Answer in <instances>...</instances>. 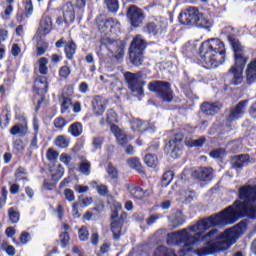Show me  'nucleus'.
Here are the masks:
<instances>
[{
  "instance_id": "3c124183",
  "label": "nucleus",
  "mask_w": 256,
  "mask_h": 256,
  "mask_svg": "<svg viewBox=\"0 0 256 256\" xmlns=\"http://www.w3.org/2000/svg\"><path fill=\"white\" fill-rule=\"evenodd\" d=\"M57 157H59V153L57 151H55V149L49 148L47 150L46 159H48V161H55V159H57Z\"/></svg>"
},
{
  "instance_id": "37998d69",
  "label": "nucleus",
  "mask_w": 256,
  "mask_h": 256,
  "mask_svg": "<svg viewBox=\"0 0 256 256\" xmlns=\"http://www.w3.org/2000/svg\"><path fill=\"white\" fill-rule=\"evenodd\" d=\"M71 98L64 97L63 102L61 104V113H69V109H71Z\"/></svg>"
},
{
  "instance_id": "e433bc0d",
  "label": "nucleus",
  "mask_w": 256,
  "mask_h": 256,
  "mask_svg": "<svg viewBox=\"0 0 256 256\" xmlns=\"http://www.w3.org/2000/svg\"><path fill=\"white\" fill-rule=\"evenodd\" d=\"M144 162L148 167H157V163H159V160L157 159L156 155L146 154L144 157Z\"/></svg>"
},
{
  "instance_id": "9d476101",
  "label": "nucleus",
  "mask_w": 256,
  "mask_h": 256,
  "mask_svg": "<svg viewBox=\"0 0 256 256\" xmlns=\"http://www.w3.org/2000/svg\"><path fill=\"white\" fill-rule=\"evenodd\" d=\"M100 33L105 35H115L121 31V23L117 19L108 18L106 20L97 21Z\"/></svg>"
},
{
  "instance_id": "de8ad7c7",
  "label": "nucleus",
  "mask_w": 256,
  "mask_h": 256,
  "mask_svg": "<svg viewBox=\"0 0 256 256\" xmlns=\"http://www.w3.org/2000/svg\"><path fill=\"white\" fill-rule=\"evenodd\" d=\"M54 127L56 129H59L60 131H62V129L64 127H67V123H69L67 120H65V118L62 117H58L54 120Z\"/></svg>"
},
{
  "instance_id": "6ab92c4d",
  "label": "nucleus",
  "mask_w": 256,
  "mask_h": 256,
  "mask_svg": "<svg viewBox=\"0 0 256 256\" xmlns=\"http://www.w3.org/2000/svg\"><path fill=\"white\" fill-rule=\"evenodd\" d=\"M123 223H125L123 217L118 220H114L111 223V231L113 233L114 241H119L121 239V235H123Z\"/></svg>"
},
{
  "instance_id": "423d86ee",
  "label": "nucleus",
  "mask_w": 256,
  "mask_h": 256,
  "mask_svg": "<svg viewBox=\"0 0 256 256\" xmlns=\"http://www.w3.org/2000/svg\"><path fill=\"white\" fill-rule=\"evenodd\" d=\"M149 91L157 94V97L171 103L173 101V90H171V84L163 81H153L148 84Z\"/></svg>"
},
{
  "instance_id": "39448f33",
  "label": "nucleus",
  "mask_w": 256,
  "mask_h": 256,
  "mask_svg": "<svg viewBox=\"0 0 256 256\" xmlns=\"http://www.w3.org/2000/svg\"><path fill=\"white\" fill-rule=\"evenodd\" d=\"M167 27H169L167 18L156 16L152 17L151 21L145 24L143 32L151 35V37H161V35L167 33Z\"/></svg>"
},
{
  "instance_id": "f8f14e48",
  "label": "nucleus",
  "mask_w": 256,
  "mask_h": 256,
  "mask_svg": "<svg viewBox=\"0 0 256 256\" xmlns=\"http://www.w3.org/2000/svg\"><path fill=\"white\" fill-rule=\"evenodd\" d=\"M228 40L234 51V63L237 65L240 63L247 64L249 57L245 56V48L241 45V42H239V40L233 39L231 36L228 37Z\"/></svg>"
},
{
  "instance_id": "2eb2a0df",
  "label": "nucleus",
  "mask_w": 256,
  "mask_h": 256,
  "mask_svg": "<svg viewBox=\"0 0 256 256\" xmlns=\"http://www.w3.org/2000/svg\"><path fill=\"white\" fill-rule=\"evenodd\" d=\"M247 103H249V101L244 100L238 103L235 107H233L230 110V114L227 118V121L231 123L233 121H237V119H241V117H243V115L245 114V107Z\"/></svg>"
},
{
  "instance_id": "b1692460",
  "label": "nucleus",
  "mask_w": 256,
  "mask_h": 256,
  "mask_svg": "<svg viewBox=\"0 0 256 256\" xmlns=\"http://www.w3.org/2000/svg\"><path fill=\"white\" fill-rule=\"evenodd\" d=\"M29 133V125L28 124H16L10 129V135L25 137Z\"/></svg>"
},
{
  "instance_id": "9b49d317",
  "label": "nucleus",
  "mask_w": 256,
  "mask_h": 256,
  "mask_svg": "<svg viewBox=\"0 0 256 256\" xmlns=\"http://www.w3.org/2000/svg\"><path fill=\"white\" fill-rule=\"evenodd\" d=\"M104 44L115 59H121L125 55V43L123 41L106 38Z\"/></svg>"
},
{
  "instance_id": "dca6fc26",
  "label": "nucleus",
  "mask_w": 256,
  "mask_h": 256,
  "mask_svg": "<svg viewBox=\"0 0 256 256\" xmlns=\"http://www.w3.org/2000/svg\"><path fill=\"white\" fill-rule=\"evenodd\" d=\"M192 177L198 181H211L213 179L212 168H198L192 172Z\"/></svg>"
},
{
  "instance_id": "69168bd1",
  "label": "nucleus",
  "mask_w": 256,
  "mask_h": 256,
  "mask_svg": "<svg viewBox=\"0 0 256 256\" xmlns=\"http://www.w3.org/2000/svg\"><path fill=\"white\" fill-rule=\"evenodd\" d=\"M74 189L77 193H87V191H89V186L76 185L74 186Z\"/></svg>"
},
{
  "instance_id": "7c9ffc66",
  "label": "nucleus",
  "mask_w": 256,
  "mask_h": 256,
  "mask_svg": "<svg viewBox=\"0 0 256 256\" xmlns=\"http://www.w3.org/2000/svg\"><path fill=\"white\" fill-rule=\"evenodd\" d=\"M68 133L72 135V137H80L83 133V124L81 122H75L68 128Z\"/></svg>"
},
{
  "instance_id": "2f4dec72",
  "label": "nucleus",
  "mask_w": 256,
  "mask_h": 256,
  "mask_svg": "<svg viewBox=\"0 0 256 256\" xmlns=\"http://www.w3.org/2000/svg\"><path fill=\"white\" fill-rule=\"evenodd\" d=\"M131 129L133 131H147V129H149V123L141 120H133L131 123Z\"/></svg>"
},
{
  "instance_id": "680f3d73",
  "label": "nucleus",
  "mask_w": 256,
  "mask_h": 256,
  "mask_svg": "<svg viewBox=\"0 0 256 256\" xmlns=\"http://www.w3.org/2000/svg\"><path fill=\"white\" fill-rule=\"evenodd\" d=\"M79 206V203L75 202L72 205V215L74 217V219H79V217H81V213H79V210L77 209V207Z\"/></svg>"
},
{
  "instance_id": "bf43d9fd",
  "label": "nucleus",
  "mask_w": 256,
  "mask_h": 256,
  "mask_svg": "<svg viewBox=\"0 0 256 256\" xmlns=\"http://www.w3.org/2000/svg\"><path fill=\"white\" fill-rule=\"evenodd\" d=\"M97 193L98 195H101L102 197H105L107 193H109V188H107V185L101 184L99 187H97Z\"/></svg>"
},
{
  "instance_id": "aec40b11",
  "label": "nucleus",
  "mask_w": 256,
  "mask_h": 256,
  "mask_svg": "<svg viewBox=\"0 0 256 256\" xmlns=\"http://www.w3.org/2000/svg\"><path fill=\"white\" fill-rule=\"evenodd\" d=\"M201 111L202 113H204V115H208V116L217 115V113L221 111V104L204 102L201 105Z\"/></svg>"
},
{
  "instance_id": "79ce46f5",
  "label": "nucleus",
  "mask_w": 256,
  "mask_h": 256,
  "mask_svg": "<svg viewBox=\"0 0 256 256\" xmlns=\"http://www.w3.org/2000/svg\"><path fill=\"white\" fill-rule=\"evenodd\" d=\"M78 239L80 241H89V229L86 226H82L78 230Z\"/></svg>"
},
{
  "instance_id": "49530a36",
  "label": "nucleus",
  "mask_w": 256,
  "mask_h": 256,
  "mask_svg": "<svg viewBox=\"0 0 256 256\" xmlns=\"http://www.w3.org/2000/svg\"><path fill=\"white\" fill-rule=\"evenodd\" d=\"M210 157H212V159H223V157H225V149L218 148V149L212 150L210 152Z\"/></svg>"
},
{
  "instance_id": "a878e982",
  "label": "nucleus",
  "mask_w": 256,
  "mask_h": 256,
  "mask_svg": "<svg viewBox=\"0 0 256 256\" xmlns=\"http://www.w3.org/2000/svg\"><path fill=\"white\" fill-rule=\"evenodd\" d=\"M111 131L115 135L119 145L125 147V145H127V136L125 133H123V131H121V129L115 125L111 126Z\"/></svg>"
},
{
  "instance_id": "c756f323",
  "label": "nucleus",
  "mask_w": 256,
  "mask_h": 256,
  "mask_svg": "<svg viewBox=\"0 0 256 256\" xmlns=\"http://www.w3.org/2000/svg\"><path fill=\"white\" fill-rule=\"evenodd\" d=\"M77 51V45L73 41H69L66 43L64 52L66 55V58L71 60L75 56V53Z\"/></svg>"
},
{
  "instance_id": "1a4fd4ad",
  "label": "nucleus",
  "mask_w": 256,
  "mask_h": 256,
  "mask_svg": "<svg viewBox=\"0 0 256 256\" xmlns=\"http://www.w3.org/2000/svg\"><path fill=\"white\" fill-rule=\"evenodd\" d=\"M183 132H178L175 134L173 139H171L165 146V151L171 155L173 159H179V156L182 154L181 151V141H183Z\"/></svg>"
},
{
  "instance_id": "58836bf2",
  "label": "nucleus",
  "mask_w": 256,
  "mask_h": 256,
  "mask_svg": "<svg viewBox=\"0 0 256 256\" xmlns=\"http://www.w3.org/2000/svg\"><path fill=\"white\" fill-rule=\"evenodd\" d=\"M48 63L49 60H47L45 57L39 59V73H41V75H47L49 72V68H47Z\"/></svg>"
},
{
  "instance_id": "774afa93",
  "label": "nucleus",
  "mask_w": 256,
  "mask_h": 256,
  "mask_svg": "<svg viewBox=\"0 0 256 256\" xmlns=\"http://www.w3.org/2000/svg\"><path fill=\"white\" fill-rule=\"evenodd\" d=\"M249 114L251 115V117L256 119V102L251 105V107L249 109Z\"/></svg>"
},
{
  "instance_id": "0eeeda50",
  "label": "nucleus",
  "mask_w": 256,
  "mask_h": 256,
  "mask_svg": "<svg viewBox=\"0 0 256 256\" xmlns=\"http://www.w3.org/2000/svg\"><path fill=\"white\" fill-rule=\"evenodd\" d=\"M245 65L247 64H237V62H234V65L230 67L224 78L225 83H227V85H241V83H243Z\"/></svg>"
},
{
  "instance_id": "0e129e2a",
  "label": "nucleus",
  "mask_w": 256,
  "mask_h": 256,
  "mask_svg": "<svg viewBox=\"0 0 256 256\" xmlns=\"http://www.w3.org/2000/svg\"><path fill=\"white\" fill-rule=\"evenodd\" d=\"M11 13H13V6L9 5L5 8L4 13L2 14L3 19H9Z\"/></svg>"
},
{
  "instance_id": "ea45409f",
  "label": "nucleus",
  "mask_w": 256,
  "mask_h": 256,
  "mask_svg": "<svg viewBox=\"0 0 256 256\" xmlns=\"http://www.w3.org/2000/svg\"><path fill=\"white\" fill-rule=\"evenodd\" d=\"M8 217L11 223H19V212L15 207L9 208Z\"/></svg>"
},
{
  "instance_id": "f03ea898",
  "label": "nucleus",
  "mask_w": 256,
  "mask_h": 256,
  "mask_svg": "<svg viewBox=\"0 0 256 256\" xmlns=\"http://www.w3.org/2000/svg\"><path fill=\"white\" fill-rule=\"evenodd\" d=\"M225 44L217 38L209 39L200 46V57L209 69H217L225 63Z\"/></svg>"
},
{
  "instance_id": "e2e57ef3",
  "label": "nucleus",
  "mask_w": 256,
  "mask_h": 256,
  "mask_svg": "<svg viewBox=\"0 0 256 256\" xmlns=\"http://www.w3.org/2000/svg\"><path fill=\"white\" fill-rule=\"evenodd\" d=\"M37 141H38L37 134H34V137L32 138L29 146L32 151L39 149V145L37 144Z\"/></svg>"
},
{
  "instance_id": "4c0bfd02",
  "label": "nucleus",
  "mask_w": 256,
  "mask_h": 256,
  "mask_svg": "<svg viewBox=\"0 0 256 256\" xmlns=\"http://www.w3.org/2000/svg\"><path fill=\"white\" fill-rule=\"evenodd\" d=\"M128 165L131 169H135L138 173L143 172V166H141V162L137 158H131L128 160Z\"/></svg>"
},
{
  "instance_id": "7ed1b4c3",
  "label": "nucleus",
  "mask_w": 256,
  "mask_h": 256,
  "mask_svg": "<svg viewBox=\"0 0 256 256\" xmlns=\"http://www.w3.org/2000/svg\"><path fill=\"white\" fill-rule=\"evenodd\" d=\"M179 21L182 25H195V27L202 29H207L211 25V22L199 13V9L193 6L188 7L180 13Z\"/></svg>"
},
{
  "instance_id": "f3484780",
  "label": "nucleus",
  "mask_w": 256,
  "mask_h": 256,
  "mask_svg": "<svg viewBox=\"0 0 256 256\" xmlns=\"http://www.w3.org/2000/svg\"><path fill=\"white\" fill-rule=\"evenodd\" d=\"M38 29L42 35H49L53 30V20H51V16L44 14L40 19Z\"/></svg>"
},
{
  "instance_id": "8fccbe9b",
  "label": "nucleus",
  "mask_w": 256,
  "mask_h": 256,
  "mask_svg": "<svg viewBox=\"0 0 256 256\" xmlns=\"http://www.w3.org/2000/svg\"><path fill=\"white\" fill-rule=\"evenodd\" d=\"M70 239L71 238L69 237V232H63L60 234V243L62 249H65V247L69 245Z\"/></svg>"
},
{
  "instance_id": "603ef678",
  "label": "nucleus",
  "mask_w": 256,
  "mask_h": 256,
  "mask_svg": "<svg viewBox=\"0 0 256 256\" xmlns=\"http://www.w3.org/2000/svg\"><path fill=\"white\" fill-rule=\"evenodd\" d=\"M173 171H167L163 174L162 177V182L164 185H169V183H171V181H173Z\"/></svg>"
},
{
  "instance_id": "412c9836",
  "label": "nucleus",
  "mask_w": 256,
  "mask_h": 256,
  "mask_svg": "<svg viewBox=\"0 0 256 256\" xmlns=\"http://www.w3.org/2000/svg\"><path fill=\"white\" fill-rule=\"evenodd\" d=\"M246 83L253 85L256 83V59L252 60L246 68Z\"/></svg>"
},
{
  "instance_id": "a19ab883",
  "label": "nucleus",
  "mask_w": 256,
  "mask_h": 256,
  "mask_svg": "<svg viewBox=\"0 0 256 256\" xmlns=\"http://www.w3.org/2000/svg\"><path fill=\"white\" fill-rule=\"evenodd\" d=\"M106 123H108V125H111V127H113L114 123H117V113H115V111H113V110L107 111Z\"/></svg>"
},
{
  "instance_id": "f257e3e1",
  "label": "nucleus",
  "mask_w": 256,
  "mask_h": 256,
  "mask_svg": "<svg viewBox=\"0 0 256 256\" xmlns=\"http://www.w3.org/2000/svg\"><path fill=\"white\" fill-rule=\"evenodd\" d=\"M239 217L256 219V185L241 186L238 189V200L222 212L203 219L193 226L168 233L167 245H175L179 247L178 250L161 245L154 250L153 256H187L193 253L195 245H201L203 241H205V246L196 250L198 256L227 251L231 245L237 243L239 236L247 231V222L241 221L222 233H219L217 229H212L204 236L201 234L212 227L233 225Z\"/></svg>"
},
{
  "instance_id": "6e6d98bb",
  "label": "nucleus",
  "mask_w": 256,
  "mask_h": 256,
  "mask_svg": "<svg viewBox=\"0 0 256 256\" xmlns=\"http://www.w3.org/2000/svg\"><path fill=\"white\" fill-rule=\"evenodd\" d=\"M64 196L67 201H70V202L75 201V192H73V190L69 188H66L64 190Z\"/></svg>"
},
{
  "instance_id": "c85d7f7f",
  "label": "nucleus",
  "mask_w": 256,
  "mask_h": 256,
  "mask_svg": "<svg viewBox=\"0 0 256 256\" xmlns=\"http://www.w3.org/2000/svg\"><path fill=\"white\" fill-rule=\"evenodd\" d=\"M233 167L241 169L246 163H249V155H238L232 159Z\"/></svg>"
},
{
  "instance_id": "5701e85b",
  "label": "nucleus",
  "mask_w": 256,
  "mask_h": 256,
  "mask_svg": "<svg viewBox=\"0 0 256 256\" xmlns=\"http://www.w3.org/2000/svg\"><path fill=\"white\" fill-rule=\"evenodd\" d=\"M185 224V216L183 215V212L177 211L175 215H172L170 217V225L172 229H179V227H182V225Z\"/></svg>"
},
{
  "instance_id": "c03bdc74",
  "label": "nucleus",
  "mask_w": 256,
  "mask_h": 256,
  "mask_svg": "<svg viewBox=\"0 0 256 256\" xmlns=\"http://www.w3.org/2000/svg\"><path fill=\"white\" fill-rule=\"evenodd\" d=\"M58 74L60 79H69V75H71V68L69 66H62L60 67Z\"/></svg>"
},
{
  "instance_id": "338daca9",
  "label": "nucleus",
  "mask_w": 256,
  "mask_h": 256,
  "mask_svg": "<svg viewBox=\"0 0 256 256\" xmlns=\"http://www.w3.org/2000/svg\"><path fill=\"white\" fill-rule=\"evenodd\" d=\"M80 203H81L82 207H89V205H91V203H93V198H91V197L83 198L82 200H80Z\"/></svg>"
},
{
  "instance_id": "6e6552de",
  "label": "nucleus",
  "mask_w": 256,
  "mask_h": 256,
  "mask_svg": "<svg viewBox=\"0 0 256 256\" xmlns=\"http://www.w3.org/2000/svg\"><path fill=\"white\" fill-rule=\"evenodd\" d=\"M124 77L126 79V83H128V89H130L134 95H143V85H145V82L141 79V74L126 72Z\"/></svg>"
},
{
  "instance_id": "393cba45",
  "label": "nucleus",
  "mask_w": 256,
  "mask_h": 256,
  "mask_svg": "<svg viewBox=\"0 0 256 256\" xmlns=\"http://www.w3.org/2000/svg\"><path fill=\"white\" fill-rule=\"evenodd\" d=\"M127 189L133 199H143L145 197V190L135 184H128Z\"/></svg>"
},
{
  "instance_id": "a211bd4d",
  "label": "nucleus",
  "mask_w": 256,
  "mask_h": 256,
  "mask_svg": "<svg viewBox=\"0 0 256 256\" xmlns=\"http://www.w3.org/2000/svg\"><path fill=\"white\" fill-rule=\"evenodd\" d=\"M34 89L39 95H45L49 91V82L47 77L38 76L34 81Z\"/></svg>"
},
{
  "instance_id": "09e8293b",
  "label": "nucleus",
  "mask_w": 256,
  "mask_h": 256,
  "mask_svg": "<svg viewBox=\"0 0 256 256\" xmlns=\"http://www.w3.org/2000/svg\"><path fill=\"white\" fill-rule=\"evenodd\" d=\"M63 175H65V168H63V166L59 165L56 168V173L52 174V179L54 181H59V179L63 178Z\"/></svg>"
},
{
  "instance_id": "a18cd8bd",
  "label": "nucleus",
  "mask_w": 256,
  "mask_h": 256,
  "mask_svg": "<svg viewBox=\"0 0 256 256\" xmlns=\"http://www.w3.org/2000/svg\"><path fill=\"white\" fill-rule=\"evenodd\" d=\"M107 173L111 179H118L119 178V171L113 164H108Z\"/></svg>"
},
{
  "instance_id": "bb28decb",
  "label": "nucleus",
  "mask_w": 256,
  "mask_h": 256,
  "mask_svg": "<svg viewBox=\"0 0 256 256\" xmlns=\"http://www.w3.org/2000/svg\"><path fill=\"white\" fill-rule=\"evenodd\" d=\"M100 81H103L105 84L110 85L111 89H115V87H117V85H119V83H121L119 81V78H117V76H115V74L112 75H101L100 76Z\"/></svg>"
},
{
  "instance_id": "20e7f679",
  "label": "nucleus",
  "mask_w": 256,
  "mask_h": 256,
  "mask_svg": "<svg viewBox=\"0 0 256 256\" xmlns=\"http://www.w3.org/2000/svg\"><path fill=\"white\" fill-rule=\"evenodd\" d=\"M147 47V42L143 39V36L137 35L131 42L129 48L130 62L132 65L139 67L143 65V53Z\"/></svg>"
},
{
  "instance_id": "ddd939ff",
  "label": "nucleus",
  "mask_w": 256,
  "mask_h": 256,
  "mask_svg": "<svg viewBox=\"0 0 256 256\" xmlns=\"http://www.w3.org/2000/svg\"><path fill=\"white\" fill-rule=\"evenodd\" d=\"M127 15H128V19H130V23L132 27H139V25L143 23V19H145V15H143V11L135 6H130Z\"/></svg>"
},
{
  "instance_id": "473e14b6",
  "label": "nucleus",
  "mask_w": 256,
  "mask_h": 256,
  "mask_svg": "<svg viewBox=\"0 0 256 256\" xmlns=\"http://www.w3.org/2000/svg\"><path fill=\"white\" fill-rule=\"evenodd\" d=\"M11 113L7 110L2 111L0 115V127L1 129H7L9 127V123L11 121Z\"/></svg>"
},
{
  "instance_id": "13d9d810",
  "label": "nucleus",
  "mask_w": 256,
  "mask_h": 256,
  "mask_svg": "<svg viewBox=\"0 0 256 256\" xmlns=\"http://www.w3.org/2000/svg\"><path fill=\"white\" fill-rule=\"evenodd\" d=\"M92 145L94 149H101L103 145V137H94L92 140Z\"/></svg>"
},
{
  "instance_id": "4468645a",
  "label": "nucleus",
  "mask_w": 256,
  "mask_h": 256,
  "mask_svg": "<svg viewBox=\"0 0 256 256\" xmlns=\"http://www.w3.org/2000/svg\"><path fill=\"white\" fill-rule=\"evenodd\" d=\"M107 103V99L103 98L102 96H95L91 101L94 115L97 117L103 115L107 109Z\"/></svg>"
},
{
  "instance_id": "5fc2aeb1",
  "label": "nucleus",
  "mask_w": 256,
  "mask_h": 256,
  "mask_svg": "<svg viewBox=\"0 0 256 256\" xmlns=\"http://www.w3.org/2000/svg\"><path fill=\"white\" fill-rule=\"evenodd\" d=\"M26 17L33 15V2L31 0H25Z\"/></svg>"
},
{
  "instance_id": "864d4df0",
  "label": "nucleus",
  "mask_w": 256,
  "mask_h": 256,
  "mask_svg": "<svg viewBox=\"0 0 256 256\" xmlns=\"http://www.w3.org/2000/svg\"><path fill=\"white\" fill-rule=\"evenodd\" d=\"M10 53L13 57H19L21 55V46L17 43L12 44Z\"/></svg>"
},
{
  "instance_id": "052dcab7",
  "label": "nucleus",
  "mask_w": 256,
  "mask_h": 256,
  "mask_svg": "<svg viewBox=\"0 0 256 256\" xmlns=\"http://www.w3.org/2000/svg\"><path fill=\"white\" fill-rule=\"evenodd\" d=\"M29 239H31V234H29L28 232H22L20 235V242L23 245H27V243H29Z\"/></svg>"
},
{
  "instance_id": "4d7b16f0",
  "label": "nucleus",
  "mask_w": 256,
  "mask_h": 256,
  "mask_svg": "<svg viewBox=\"0 0 256 256\" xmlns=\"http://www.w3.org/2000/svg\"><path fill=\"white\" fill-rule=\"evenodd\" d=\"M71 155L66 154V153H62L60 155V161L61 163H64V165H66V167H69L70 163H71Z\"/></svg>"
},
{
  "instance_id": "f704fd0d",
  "label": "nucleus",
  "mask_w": 256,
  "mask_h": 256,
  "mask_svg": "<svg viewBox=\"0 0 256 256\" xmlns=\"http://www.w3.org/2000/svg\"><path fill=\"white\" fill-rule=\"evenodd\" d=\"M79 171L83 175H91V162L89 160H82L79 164Z\"/></svg>"
},
{
  "instance_id": "cd10ccee",
  "label": "nucleus",
  "mask_w": 256,
  "mask_h": 256,
  "mask_svg": "<svg viewBox=\"0 0 256 256\" xmlns=\"http://www.w3.org/2000/svg\"><path fill=\"white\" fill-rule=\"evenodd\" d=\"M71 140L66 135H58L54 140V145L58 147V149H67Z\"/></svg>"
},
{
  "instance_id": "4be33fe9",
  "label": "nucleus",
  "mask_w": 256,
  "mask_h": 256,
  "mask_svg": "<svg viewBox=\"0 0 256 256\" xmlns=\"http://www.w3.org/2000/svg\"><path fill=\"white\" fill-rule=\"evenodd\" d=\"M63 16L65 23H73L75 21V7L71 2H67L63 8Z\"/></svg>"
},
{
  "instance_id": "72a5a7b5",
  "label": "nucleus",
  "mask_w": 256,
  "mask_h": 256,
  "mask_svg": "<svg viewBox=\"0 0 256 256\" xmlns=\"http://www.w3.org/2000/svg\"><path fill=\"white\" fill-rule=\"evenodd\" d=\"M205 141H207V139L205 138V136H202L197 140H185V145L187 147H203V145H205Z\"/></svg>"
},
{
  "instance_id": "c9c22d12",
  "label": "nucleus",
  "mask_w": 256,
  "mask_h": 256,
  "mask_svg": "<svg viewBox=\"0 0 256 256\" xmlns=\"http://www.w3.org/2000/svg\"><path fill=\"white\" fill-rule=\"evenodd\" d=\"M104 3L111 13H117L119 11V0H105Z\"/></svg>"
}]
</instances>
